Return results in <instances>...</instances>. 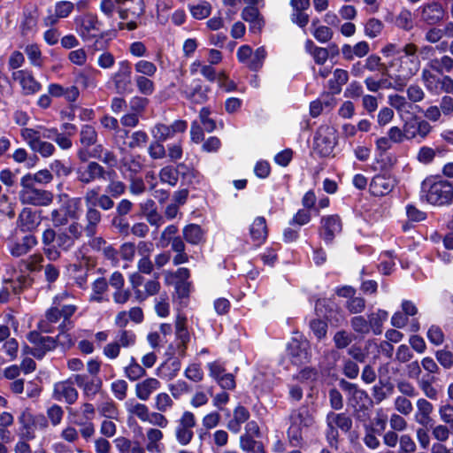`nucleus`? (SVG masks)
<instances>
[{"instance_id":"1","label":"nucleus","mask_w":453,"mask_h":453,"mask_svg":"<svg viewBox=\"0 0 453 453\" xmlns=\"http://www.w3.org/2000/svg\"><path fill=\"white\" fill-rule=\"evenodd\" d=\"M389 67L395 72L394 88L402 90L407 81L417 74L420 68V59L418 56V46L412 42L406 43L401 48V55L394 58Z\"/></svg>"},{"instance_id":"2","label":"nucleus","mask_w":453,"mask_h":453,"mask_svg":"<svg viewBox=\"0 0 453 453\" xmlns=\"http://www.w3.org/2000/svg\"><path fill=\"white\" fill-rule=\"evenodd\" d=\"M287 436L291 445L296 447L303 441V434L315 424V416L307 406L293 409L288 416Z\"/></svg>"},{"instance_id":"3","label":"nucleus","mask_w":453,"mask_h":453,"mask_svg":"<svg viewBox=\"0 0 453 453\" xmlns=\"http://www.w3.org/2000/svg\"><path fill=\"white\" fill-rule=\"evenodd\" d=\"M339 385L347 393V404L357 419H365L372 407V400L369 395L356 384L341 380Z\"/></svg>"},{"instance_id":"4","label":"nucleus","mask_w":453,"mask_h":453,"mask_svg":"<svg viewBox=\"0 0 453 453\" xmlns=\"http://www.w3.org/2000/svg\"><path fill=\"white\" fill-rule=\"evenodd\" d=\"M421 197L433 205L443 206L453 203V182L425 180L421 185Z\"/></svg>"},{"instance_id":"5","label":"nucleus","mask_w":453,"mask_h":453,"mask_svg":"<svg viewBox=\"0 0 453 453\" xmlns=\"http://www.w3.org/2000/svg\"><path fill=\"white\" fill-rule=\"evenodd\" d=\"M21 189L19 192V198L21 203L34 206H48L54 198L50 191L39 189L35 185L20 180Z\"/></svg>"},{"instance_id":"6","label":"nucleus","mask_w":453,"mask_h":453,"mask_svg":"<svg viewBox=\"0 0 453 453\" xmlns=\"http://www.w3.org/2000/svg\"><path fill=\"white\" fill-rule=\"evenodd\" d=\"M337 144L336 129L329 125L320 126L314 136L313 150L319 157L330 156Z\"/></svg>"},{"instance_id":"7","label":"nucleus","mask_w":453,"mask_h":453,"mask_svg":"<svg viewBox=\"0 0 453 453\" xmlns=\"http://www.w3.org/2000/svg\"><path fill=\"white\" fill-rule=\"evenodd\" d=\"M196 424V418L190 411H183L175 421L174 436L180 446H187L192 441Z\"/></svg>"},{"instance_id":"8","label":"nucleus","mask_w":453,"mask_h":453,"mask_svg":"<svg viewBox=\"0 0 453 453\" xmlns=\"http://www.w3.org/2000/svg\"><path fill=\"white\" fill-rule=\"evenodd\" d=\"M81 212V199L74 197L69 199L65 205L50 211V220L54 226H62L69 219H78Z\"/></svg>"},{"instance_id":"9","label":"nucleus","mask_w":453,"mask_h":453,"mask_svg":"<svg viewBox=\"0 0 453 453\" xmlns=\"http://www.w3.org/2000/svg\"><path fill=\"white\" fill-rule=\"evenodd\" d=\"M20 136L32 151L38 153L42 157H50L56 151V148L51 142L42 140L39 134L30 127H23L20 130Z\"/></svg>"},{"instance_id":"10","label":"nucleus","mask_w":453,"mask_h":453,"mask_svg":"<svg viewBox=\"0 0 453 453\" xmlns=\"http://www.w3.org/2000/svg\"><path fill=\"white\" fill-rule=\"evenodd\" d=\"M75 30L83 41L88 42L96 37L100 28L96 14L87 12L74 19Z\"/></svg>"},{"instance_id":"11","label":"nucleus","mask_w":453,"mask_h":453,"mask_svg":"<svg viewBox=\"0 0 453 453\" xmlns=\"http://www.w3.org/2000/svg\"><path fill=\"white\" fill-rule=\"evenodd\" d=\"M288 354L295 365L309 363L311 357L309 342L303 338H293L288 344Z\"/></svg>"},{"instance_id":"12","label":"nucleus","mask_w":453,"mask_h":453,"mask_svg":"<svg viewBox=\"0 0 453 453\" xmlns=\"http://www.w3.org/2000/svg\"><path fill=\"white\" fill-rule=\"evenodd\" d=\"M115 174L114 171H106L99 163L91 161L77 169V180L83 184H89L97 180H105L106 175Z\"/></svg>"},{"instance_id":"13","label":"nucleus","mask_w":453,"mask_h":453,"mask_svg":"<svg viewBox=\"0 0 453 453\" xmlns=\"http://www.w3.org/2000/svg\"><path fill=\"white\" fill-rule=\"evenodd\" d=\"M12 79L17 81L25 96H31L42 89V84L35 78L34 73L28 69L13 71Z\"/></svg>"},{"instance_id":"14","label":"nucleus","mask_w":453,"mask_h":453,"mask_svg":"<svg viewBox=\"0 0 453 453\" xmlns=\"http://www.w3.org/2000/svg\"><path fill=\"white\" fill-rule=\"evenodd\" d=\"M209 376L213 379L220 388L225 390H233L235 388L234 376L226 372L224 365L219 361L209 362L206 365Z\"/></svg>"},{"instance_id":"15","label":"nucleus","mask_w":453,"mask_h":453,"mask_svg":"<svg viewBox=\"0 0 453 453\" xmlns=\"http://www.w3.org/2000/svg\"><path fill=\"white\" fill-rule=\"evenodd\" d=\"M420 20L429 26L440 23L445 15L442 4L438 1L426 3L418 9Z\"/></svg>"},{"instance_id":"16","label":"nucleus","mask_w":453,"mask_h":453,"mask_svg":"<svg viewBox=\"0 0 453 453\" xmlns=\"http://www.w3.org/2000/svg\"><path fill=\"white\" fill-rule=\"evenodd\" d=\"M70 380L56 382L53 386L52 398L56 401H64L68 404L74 403L79 396L77 389Z\"/></svg>"},{"instance_id":"17","label":"nucleus","mask_w":453,"mask_h":453,"mask_svg":"<svg viewBox=\"0 0 453 453\" xmlns=\"http://www.w3.org/2000/svg\"><path fill=\"white\" fill-rule=\"evenodd\" d=\"M72 379L88 398H93L100 391L103 384L100 378L90 377L85 373L74 374Z\"/></svg>"},{"instance_id":"18","label":"nucleus","mask_w":453,"mask_h":453,"mask_svg":"<svg viewBox=\"0 0 453 453\" xmlns=\"http://www.w3.org/2000/svg\"><path fill=\"white\" fill-rule=\"evenodd\" d=\"M320 224L319 234L327 243L331 242L342 228L341 218L337 214L322 217Z\"/></svg>"},{"instance_id":"19","label":"nucleus","mask_w":453,"mask_h":453,"mask_svg":"<svg viewBox=\"0 0 453 453\" xmlns=\"http://www.w3.org/2000/svg\"><path fill=\"white\" fill-rule=\"evenodd\" d=\"M328 429L334 436L338 434L337 428L348 433L352 427V418L344 412L335 413L329 411L326 418Z\"/></svg>"},{"instance_id":"20","label":"nucleus","mask_w":453,"mask_h":453,"mask_svg":"<svg viewBox=\"0 0 453 453\" xmlns=\"http://www.w3.org/2000/svg\"><path fill=\"white\" fill-rule=\"evenodd\" d=\"M131 65L127 61L119 63L118 71L112 75V81L119 93L128 90L131 84Z\"/></svg>"},{"instance_id":"21","label":"nucleus","mask_w":453,"mask_h":453,"mask_svg":"<svg viewBox=\"0 0 453 453\" xmlns=\"http://www.w3.org/2000/svg\"><path fill=\"white\" fill-rule=\"evenodd\" d=\"M395 186V180L390 176L376 175L370 183V192L375 196L389 194Z\"/></svg>"},{"instance_id":"22","label":"nucleus","mask_w":453,"mask_h":453,"mask_svg":"<svg viewBox=\"0 0 453 453\" xmlns=\"http://www.w3.org/2000/svg\"><path fill=\"white\" fill-rule=\"evenodd\" d=\"M40 224V219L36 211L31 208L25 207L19 214L17 226L22 232H31L37 228Z\"/></svg>"},{"instance_id":"23","label":"nucleus","mask_w":453,"mask_h":453,"mask_svg":"<svg viewBox=\"0 0 453 453\" xmlns=\"http://www.w3.org/2000/svg\"><path fill=\"white\" fill-rule=\"evenodd\" d=\"M161 388V382L153 377L147 378L135 385V395L141 401H147L151 395Z\"/></svg>"},{"instance_id":"24","label":"nucleus","mask_w":453,"mask_h":453,"mask_svg":"<svg viewBox=\"0 0 453 453\" xmlns=\"http://www.w3.org/2000/svg\"><path fill=\"white\" fill-rule=\"evenodd\" d=\"M102 218L103 215L99 210L94 208V206L86 207L84 232L88 237L92 238L95 236Z\"/></svg>"},{"instance_id":"25","label":"nucleus","mask_w":453,"mask_h":453,"mask_svg":"<svg viewBox=\"0 0 453 453\" xmlns=\"http://www.w3.org/2000/svg\"><path fill=\"white\" fill-rule=\"evenodd\" d=\"M36 244V237L27 234L20 241L11 243L9 250L13 257H19L27 254Z\"/></svg>"},{"instance_id":"26","label":"nucleus","mask_w":453,"mask_h":453,"mask_svg":"<svg viewBox=\"0 0 453 453\" xmlns=\"http://www.w3.org/2000/svg\"><path fill=\"white\" fill-rule=\"evenodd\" d=\"M143 164L140 156L126 155L119 164V170L123 173H128L130 177L134 176L142 169Z\"/></svg>"},{"instance_id":"27","label":"nucleus","mask_w":453,"mask_h":453,"mask_svg":"<svg viewBox=\"0 0 453 453\" xmlns=\"http://www.w3.org/2000/svg\"><path fill=\"white\" fill-rule=\"evenodd\" d=\"M99 71L88 66L77 72L74 82L83 88H95L97 86L96 75Z\"/></svg>"},{"instance_id":"28","label":"nucleus","mask_w":453,"mask_h":453,"mask_svg":"<svg viewBox=\"0 0 453 453\" xmlns=\"http://www.w3.org/2000/svg\"><path fill=\"white\" fill-rule=\"evenodd\" d=\"M163 432L158 428L150 427L146 430V449L150 453H163Z\"/></svg>"},{"instance_id":"29","label":"nucleus","mask_w":453,"mask_h":453,"mask_svg":"<svg viewBox=\"0 0 453 453\" xmlns=\"http://www.w3.org/2000/svg\"><path fill=\"white\" fill-rule=\"evenodd\" d=\"M74 4L70 1H58L55 4L54 6V15L49 16L45 19V24L54 25L56 24L59 19H65L70 16V14L74 10Z\"/></svg>"},{"instance_id":"30","label":"nucleus","mask_w":453,"mask_h":453,"mask_svg":"<svg viewBox=\"0 0 453 453\" xmlns=\"http://www.w3.org/2000/svg\"><path fill=\"white\" fill-rule=\"evenodd\" d=\"M108 281L105 278H98L92 283V292L89 296V302L101 303L108 302L107 296Z\"/></svg>"},{"instance_id":"31","label":"nucleus","mask_w":453,"mask_h":453,"mask_svg":"<svg viewBox=\"0 0 453 453\" xmlns=\"http://www.w3.org/2000/svg\"><path fill=\"white\" fill-rule=\"evenodd\" d=\"M209 92V87L203 86L200 82H196L190 88H187L184 91V95L191 103L201 104L207 101Z\"/></svg>"},{"instance_id":"32","label":"nucleus","mask_w":453,"mask_h":453,"mask_svg":"<svg viewBox=\"0 0 453 453\" xmlns=\"http://www.w3.org/2000/svg\"><path fill=\"white\" fill-rule=\"evenodd\" d=\"M19 422L21 425V437L27 440L34 439L35 420L33 414L27 410L23 411L19 417Z\"/></svg>"},{"instance_id":"33","label":"nucleus","mask_w":453,"mask_h":453,"mask_svg":"<svg viewBox=\"0 0 453 453\" xmlns=\"http://www.w3.org/2000/svg\"><path fill=\"white\" fill-rule=\"evenodd\" d=\"M250 233L252 240L257 244L263 243L268 234L267 225L264 217H257L250 227Z\"/></svg>"},{"instance_id":"34","label":"nucleus","mask_w":453,"mask_h":453,"mask_svg":"<svg viewBox=\"0 0 453 453\" xmlns=\"http://www.w3.org/2000/svg\"><path fill=\"white\" fill-rule=\"evenodd\" d=\"M434 407L431 403L424 398L417 401V411L415 413V420L418 424L426 426L430 421V415Z\"/></svg>"},{"instance_id":"35","label":"nucleus","mask_w":453,"mask_h":453,"mask_svg":"<svg viewBox=\"0 0 453 453\" xmlns=\"http://www.w3.org/2000/svg\"><path fill=\"white\" fill-rule=\"evenodd\" d=\"M388 318V311L381 309L369 314L367 319L370 331H372L375 335L380 334L383 330V324L387 321Z\"/></svg>"},{"instance_id":"36","label":"nucleus","mask_w":453,"mask_h":453,"mask_svg":"<svg viewBox=\"0 0 453 453\" xmlns=\"http://www.w3.org/2000/svg\"><path fill=\"white\" fill-rule=\"evenodd\" d=\"M160 288V283L157 279L148 280L143 284V289L135 291L134 298L137 302L142 303L148 297L157 295Z\"/></svg>"},{"instance_id":"37","label":"nucleus","mask_w":453,"mask_h":453,"mask_svg":"<svg viewBox=\"0 0 453 453\" xmlns=\"http://www.w3.org/2000/svg\"><path fill=\"white\" fill-rule=\"evenodd\" d=\"M184 165L180 164L177 167L167 165L163 167L159 172V179L161 182L166 183L172 187L176 186L179 180L180 169L183 168Z\"/></svg>"},{"instance_id":"38","label":"nucleus","mask_w":453,"mask_h":453,"mask_svg":"<svg viewBox=\"0 0 453 453\" xmlns=\"http://www.w3.org/2000/svg\"><path fill=\"white\" fill-rule=\"evenodd\" d=\"M126 409L129 415L139 418L142 422L149 419L150 410L144 403H137L134 400L126 403Z\"/></svg>"},{"instance_id":"39","label":"nucleus","mask_w":453,"mask_h":453,"mask_svg":"<svg viewBox=\"0 0 453 453\" xmlns=\"http://www.w3.org/2000/svg\"><path fill=\"white\" fill-rule=\"evenodd\" d=\"M240 448L245 453H265L263 443L249 434L241 435Z\"/></svg>"},{"instance_id":"40","label":"nucleus","mask_w":453,"mask_h":453,"mask_svg":"<svg viewBox=\"0 0 453 453\" xmlns=\"http://www.w3.org/2000/svg\"><path fill=\"white\" fill-rule=\"evenodd\" d=\"M183 238L193 245L199 244L203 239V233L200 226L190 224L186 226L183 230Z\"/></svg>"},{"instance_id":"41","label":"nucleus","mask_w":453,"mask_h":453,"mask_svg":"<svg viewBox=\"0 0 453 453\" xmlns=\"http://www.w3.org/2000/svg\"><path fill=\"white\" fill-rule=\"evenodd\" d=\"M136 334L133 330L120 329L117 332L114 341L120 348L128 349L135 345Z\"/></svg>"},{"instance_id":"42","label":"nucleus","mask_w":453,"mask_h":453,"mask_svg":"<svg viewBox=\"0 0 453 453\" xmlns=\"http://www.w3.org/2000/svg\"><path fill=\"white\" fill-rule=\"evenodd\" d=\"M180 369V363L178 360H172L163 363L157 367V374L165 379H173Z\"/></svg>"},{"instance_id":"43","label":"nucleus","mask_w":453,"mask_h":453,"mask_svg":"<svg viewBox=\"0 0 453 453\" xmlns=\"http://www.w3.org/2000/svg\"><path fill=\"white\" fill-rule=\"evenodd\" d=\"M22 180L35 185V182L41 184H48L53 180V175L48 169H43L36 172L34 174L27 173L21 177Z\"/></svg>"},{"instance_id":"44","label":"nucleus","mask_w":453,"mask_h":453,"mask_svg":"<svg viewBox=\"0 0 453 453\" xmlns=\"http://www.w3.org/2000/svg\"><path fill=\"white\" fill-rule=\"evenodd\" d=\"M179 229L175 225L167 226L160 234L157 246L159 248L168 247L177 237Z\"/></svg>"},{"instance_id":"45","label":"nucleus","mask_w":453,"mask_h":453,"mask_svg":"<svg viewBox=\"0 0 453 453\" xmlns=\"http://www.w3.org/2000/svg\"><path fill=\"white\" fill-rule=\"evenodd\" d=\"M146 374L144 367L137 363L134 357H131L129 365L125 367V375L130 380L134 381Z\"/></svg>"},{"instance_id":"46","label":"nucleus","mask_w":453,"mask_h":453,"mask_svg":"<svg viewBox=\"0 0 453 453\" xmlns=\"http://www.w3.org/2000/svg\"><path fill=\"white\" fill-rule=\"evenodd\" d=\"M349 81V73L343 69H336L334 72V77L329 81L330 89L337 94L342 90V86Z\"/></svg>"},{"instance_id":"47","label":"nucleus","mask_w":453,"mask_h":453,"mask_svg":"<svg viewBox=\"0 0 453 453\" xmlns=\"http://www.w3.org/2000/svg\"><path fill=\"white\" fill-rule=\"evenodd\" d=\"M421 79L426 89L430 92H438L441 81L440 78L427 69L422 71Z\"/></svg>"},{"instance_id":"48","label":"nucleus","mask_w":453,"mask_h":453,"mask_svg":"<svg viewBox=\"0 0 453 453\" xmlns=\"http://www.w3.org/2000/svg\"><path fill=\"white\" fill-rule=\"evenodd\" d=\"M25 53L27 54V58L33 66H42L43 59L42 56V51L37 44L27 45L25 47Z\"/></svg>"},{"instance_id":"49","label":"nucleus","mask_w":453,"mask_h":453,"mask_svg":"<svg viewBox=\"0 0 453 453\" xmlns=\"http://www.w3.org/2000/svg\"><path fill=\"white\" fill-rule=\"evenodd\" d=\"M384 28V24L381 20L371 18L365 23V35L372 39L379 36Z\"/></svg>"},{"instance_id":"50","label":"nucleus","mask_w":453,"mask_h":453,"mask_svg":"<svg viewBox=\"0 0 453 453\" xmlns=\"http://www.w3.org/2000/svg\"><path fill=\"white\" fill-rule=\"evenodd\" d=\"M350 326L355 333L362 336H365L371 332L368 319L361 315L351 318Z\"/></svg>"},{"instance_id":"51","label":"nucleus","mask_w":453,"mask_h":453,"mask_svg":"<svg viewBox=\"0 0 453 453\" xmlns=\"http://www.w3.org/2000/svg\"><path fill=\"white\" fill-rule=\"evenodd\" d=\"M97 139V133L91 126L85 125L82 127L80 133V141L85 147H89L96 143Z\"/></svg>"},{"instance_id":"52","label":"nucleus","mask_w":453,"mask_h":453,"mask_svg":"<svg viewBox=\"0 0 453 453\" xmlns=\"http://www.w3.org/2000/svg\"><path fill=\"white\" fill-rule=\"evenodd\" d=\"M168 389L174 399H180L182 395L191 391L190 386L182 380H178L168 386Z\"/></svg>"},{"instance_id":"53","label":"nucleus","mask_w":453,"mask_h":453,"mask_svg":"<svg viewBox=\"0 0 453 453\" xmlns=\"http://www.w3.org/2000/svg\"><path fill=\"white\" fill-rule=\"evenodd\" d=\"M154 407L160 412H166L173 406V401L167 393H159L154 398Z\"/></svg>"},{"instance_id":"54","label":"nucleus","mask_w":453,"mask_h":453,"mask_svg":"<svg viewBox=\"0 0 453 453\" xmlns=\"http://www.w3.org/2000/svg\"><path fill=\"white\" fill-rule=\"evenodd\" d=\"M395 25L405 31H410L413 28V19L411 11L403 9L396 16Z\"/></svg>"},{"instance_id":"55","label":"nucleus","mask_w":453,"mask_h":453,"mask_svg":"<svg viewBox=\"0 0 453 453\" xmlns=\"http://www.w3.org/2000/svg\"><path fill=\"white\" fill-rule=\"evenodd\" d=\"M97 411L100 415L106 418L114 419L118 418L119 411L112 401H104L98 404Z\"/></svg>"},{"instance_id":"56","label":"nucleus","mask_w":453,"mask_h":453,"mask_svg":"<svg viewBox=\"0 0 453 453\" xmlns=\"http://www.w3.org/2000/svg\"><path fill=\"white\" fill-rule=\"evenodd\" d=\"M363 442L364 444L372 450H376L380 446V441L379 438L375 434L374 428L366 426L365 427V434L363 437Z\"/></svg>"},{"instance_id":"57","label":"nucleus","mask_w":453,"mask_h":453,"mask_svg":"<svg viewBox=\"0 0 453 453\" xmlns=\"http://www.w3.org/2000/svg\"><path fill=\"white\" fill-rule=\"evenodd\" d=\"M441 152V150L439 148L433 149L431 147L423 146L419 149L417 154V159L421 164L427 165L432 163L436 154H439Z\"/></svg>"},{"instance_id":"58","label":"nucleus","mask_w":453,"mask_h":453,"mask_svg":"<svg viewBox=\"0 0 453 453\" xmlns=\"http://www.w3.org/2000/svg\"><path fill=\"white\" fill-rule=\"evenodd\" d=\"M353 339L352 334L346 330L337 331L333 337L334 346L337 349L347 348L352 342Z\"/></svg>"},{"instance_id":"59","label":"nucleus","mask_w":453,"mask_h":453,"mask_svg":"<svg viewBox=\"0 0 453 453\" xmlns=\"http://www.w3.org/2000/svg\"><path fill=\"white\" fill-rule=\"evenodd\" d=\"M266 52L263 47L257 48L254 52L253 56L248 61L247 66L253 71H257L263 65L264 60L265 59Z\"/></svg>"},{"instance_id":"60","label":"nucleus","mask_w":453,"mask_h":453,"mask_svg":"<svg viewBox=\"0 0 453 453\" xmlns=\"http://www.w3.org/2000/svg\"><path fill=\"white\" fill-rule=\"evenodd\" d=\"M185 377L194 382H200L203 380V371L199 364H190L184 371Z\"/></svg>"},{"instance_id":"61","label":"nucleus","mask_w":453,"mask_h":453,"mask_svg":"<svg viewBox=\"0 0 453 453\" xmlns=\"http://www.w3.org/2000/svg\"><path fill=\"white\" fill-rule=\"evenodd\" d=\"M394 407L396 411L403 416H409L413 411L411 402L403 395H398L395 397L394 401Z\"/></svg>"},{"instance_id":"62","label":"nucleus","mask_w":453,"mask_h":453,"mask_svg":"<svg viewBox=\"0 0 453 453\" xmlns=\"http://www.w3.org/2000/svg\"><path fill=\"white\" fill-rule=\"evenodd\" d=\"M319 377V372L316 368L311 366H305L299 371V372L294 376V379L300 382L315 381Z\"/></svg>"},{"instance_id":"63","label":"nucleus","mask_w":453,"mask_h":453,"mask_svg":"<svg viewBox=\"0 0 453 453\" xmlns=\"http://www.w3.org/2000/svg\"><path fill=\"white\" fill-rule=\"evenodd\" d=\"M440 419L453 430V405L450 403L441 404L438 409Z\"/></svg>"},{"instance_id":"64","label":"nucleus","mask_w":453,"mask_h":453,"mask_svg":"<svg viewBox=\"0 0 453 453\" xmlns=\"http://www.w3.org/2000/svg\"><path fill=\"white\" fill-rule=\"evenodd\" d=\"M417 445L410 434L400 435L398 453H414Z\"/></svg>"}]
</instances>
